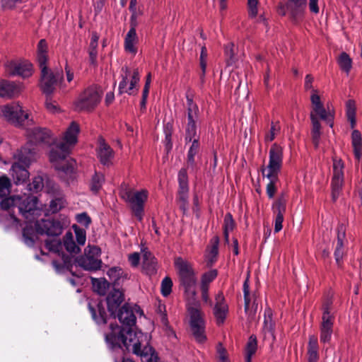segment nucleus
Segmentation results:
<instances>
[{"label": "nucleus", "instance_id": "f257e3e1", "mask_svg": "<svg viewBox=\"0 0 362 362\" xmlns=\"http://www.w3.org/2000/svg\"><path fill=\"white\" fill-rule=\"evenodd\" d=\"M122 327L110 324V332L105 334V339L110 349L125 348L128 351L139 356L142 362H157L158 356L153 348L143 344V339L148 340V336L141 332L133 331L136 324V316L128 303L124 304L116 315Z\"/></svg>", "mask_w": 362, "mask_h": 362}, {"label": "nucleus", "instance_id": "f03ea898", "mask_svg": "<svg viewBox=\"0 0 362 362\" xmlns=\"http://www.w3.org/2000/svg\"><path fill=\"white\" fill-rule=\"evenodd\" d=\"M175 267L177 271L180 286L187 296L192 334L197 342L203 343L206 339L205 321L204 313L200 310V303L196 298L197 279L195 271L192 264L182 257L175 258Z\"/></svg>", "mask_w": 362, "mask_h": 362}, {"label": "nucleus", "instance_id": "7ed1b4c3", "mask_svg": "<svg viewBox=\"0 0 362 362\" xmlns=\"http://www.w3.org/2000/svg\"><path fill=\"white\" fill-rule=\"evenodd\" d=\"M29 142L23 146L16 155L17 161L13 163L11 172L16 185L23 184L29 177L28 168L34 160L36 154L33 144L51 145L54 138L51 132L45 127H37L28 130Z\"/></svg>", "mask_w": 362, "mask_h": 362}, {"label": "nucleus", "instance_id": "20e7f679", "mask_svg": "<svg viewBox=\"0 0 362 362\" xmlns=\"http://www.w3.org/2000/svg\"><path fill=\"white\" fill-rule=\"evenodd\" d=\"M63 230V226L60 221L47 218L37 221L34 226L27 225L23 229V240L29 247L34 245L37 235H47L49 236H58Z\"/></svg>", "mask_w": 362, "mask_h": 362}, {"label": "nucleus", "instance_id": "39448f33", "mask_svg": "<svg viewBox=\"0 0 362 362\" xmlns=\"http://www.w3.org/2000/svg\"><path fill=\"white\" fill-rule=\"evenodd\" d=\"M315 90H313V94L310 97L313 108L310 114L311 120V136L312 141L315 148L319 146L320 137L322 135L321 124L320 119L326 122L331 127H333V116L327 112L320 100V96L316 93Z\"/></svg>", "mask_w": 362, "mask_h": 362}, {"label": "nucleus", "instance_id": "423d86ee", "mask_svg": "<svg viewBox=\"0 0 362 362\" xmlns=\"http://www.w3.org/2000/svg\"><path fill=\"white\" fill-rule=\"evenodd\" d=\"M45 246L46 248L49 251L57 253L59 256H62L63 265L59 263L57 261H52V264L57 271H59L63 266L66 267L69 270H71L72 267V257L69 255H65L62 252L63 246H64L66 251L70 254H78L81 250L79 245H76V243L74 240L73 235L70 232L66 233L64 237L63 245L59 240L54 238L51 240H46Z\"/></svg>", "mask_w": 362, "mask_h": 362}, {"label": "nucleus", "instance_id": "0eeeda50", "mask_svg": "<svg viewBox=\"0 0 362 362\" xmlns=\"http://www.w3.org/2000/svg\"><path fill=\"white\" fill-rule=\"evenodd\" d=\"M94 291L100 296H105L108 312L116 318V312L124 301V293L119 288H111V284L105 279H92Z\"/></svg>", "mask_w": 362, "mask_h": 362}, {"label": "nucleus", "instance_id": "6e6552de", "mask_svg": "<svg viewBox=\"0 0 362 362\" xmlns=\"http://www.w3.org/2000/svg\"><path fill=\"white\" fill-rule=\"evenodd\" d=\"M79 132L78 124L71 122L64 133V141L53 146L49 151V160L55 164L66 159L70 152V146L77 141Z\"/></svg>", "mask_w": 362, "mask_h": 362}, {"label": "nucleus", "instance_id": "1a4fd4ad", "mask_svg": "<svg viewBox=\"0 0 362 362\" xmlns=\"http://www.w3.org/2000/svg\"><path fill=\"white\" fill-rule=\"evenodd\" d=\"M40 69V88L46 95H52L57 87L62 88L64 74L62 69H51L46 64L39 66Z\"/></svg>", "mask_w": 362, "mask_h": 362}, {"label": "nucleus", "instance_id": "9d476101", "mask_svg": "<svg viewBox=\"0 0 362 362\" xmlns=\"http://www.w3.org/2000/svg\"><path fill=\"white\" fill-rule=\"evenodd\" d=\"M37 198L35 196H28L23 199L19 196H11L4 198L0 202L3 210H8L12 207H18L19 212L27 219L34 214L37 209Z\"/></svg>", "mask_w": 362, "mask_h": 362}, {"label": "nucleus", "instance_id": "9b49d317", "mask_svg": "<svg viewBox=\"0 0 362 362\" xmlns=\"http://www.w3.org/2000/svg\"><path fill=\"white\" fill-rule=\"evenodd\" d=\"M100 249L97 246L88 245L84 250V255L75 259L78 266L86 271L100 269L102 261L99 259Z\"/></svg>", "mask_w": 362, "mask_h": 362}, {"label": "nucleus", "instance_id": "f8f14e48", "mask_svg": "<svg viewBox=\"0 0 362 362\" xmlns=\"http://www.w3.org/2000/svg\"><path fill=\"white\" fill-rule=\"evenodd\" d=\"M332 301L327 300L322 306V316L320 324V341L323 344L329 342L333 332L334 315L332 308Z\"/></svg>", "mask_w": 362, "mask_h": 362}, {"label": "nucleus", "instance_id": "ddd939ff", "mask_svg": "<svg viewBox=\"0 0 362 362\" xmlns=\"http://www.w3.org/2000/svg\"><path fill=\"white\" fill-rule=\"evenodd\" d=\"M101 93L95 86L86 88L78 97L75 105L79 111H90L100 103Z\"/></svg>", "mask_w": 362, "mask_h": 362}, {"label": "nucleus", "instance_id": "4468645a", "mask_svg": "<svg viewBox=\"0 0 362 362\" xmlns=\"http://www.w3.org/2000/svg\"><path fill=\"white\" fill-rule=\"evenodd\" d=\"M1 113L8 122L16 126L23 125L28 119V114L25 113L22 107L16 103L1 107Z\"/></svg>", "mask_w": 362, "mask_h": 362}, {"label": "nucleus", "instance_id": "2eb2a0df", "mask_svg": "<svg viewBox=\"0 0 362 362\" xmlns=\"http://www.w3.org/2000/svg\"><path fill=\"white\" fill-rule=\"evenodd\" d=\"M179 189L177 201L180 209L185 213L189 206V186L187 170L182 168L178 173Z\"/></svg>", "mask_w": 362, "mask_h": 362}, {"label": "nucleus", "instance_id": "dca6fc26", "mask_svg": "<svg viewBox=\"0 0 362 362\" xmlns=\"http://www.w3.org/2000/svg\"><path fill=\"white\" fill-rule=\"evenodd\" d=\"M6 71L9 76H20L28 78L33 74V65L25 61H11L6 65Z\"/></svg>", "mask_w": 362, "mask_h": 362}, {"label": "nucleus", "instance_id": "f3484780", "mask_svg": "<svg viewBox=\"0 0 362 362\" xmlns=\"http://www.w3.org/2000/svg\"><path fill=\"white\" fill-rule=\"evenodd\" d=\"M283 151L281 146L274 144L269 150V162L267 168V173L278 175L282 166Z\"/></svg>", "mask_w": 362, "mask_h": 362}, {"label": "nucleus", "instance_id": "a211bd4d", "mask_svg": "<svg viewBox=\"0 0 362 362\" xmlns=\"http://www.w3.org/2000/svg\"><path fill=\"white\" fill-rule=\"evenodd\" d=\"M147 191L146 190L135 192L134 196L129 202L132 214L139 221L143 219L144 203L147 199Z\"/></svg>", "mask_w": 362, "mask_h": 362}, {"label": "nucleus", "instance_id": "6ab92c4d", "mask_svg": "<svg viewBox=\"0 0 362 362\" xmlns=\"http://www.w3.org/2000/svg\"><path fill=\"white\" fill-rule=\"evenodd\" d=\"M344 163L340 158H333V170L334 175L332 180V194L335 198L338 194L343 182L344 179Z\"/></svg>", "mask_w": 362, "mask_h": 362}, {"label": "nucleus", "instance_id": "aec40b11", "mask_svg": "<svg viewBox=\"0 0 362 362\" xmlns=\"http://www.w3.org/2000/svg\"><path fill=\"white\" fill-rule=\"evenodd\" d=\"M88 309L93 320L98 325L107 323V315L103 302L88 303Z\"/></svg>", "mask_w": 362, "mask_h": 362}, {"label": "nucleus", "instance_id": "412c9836", "mask_svg": "<svg viewBox=\"0 0 362 362\" xmlns=\"http://www.w3.org/2000/svg\"><path fill=\"white\" fill-rule=\"evenodd\" d=\"M346 235V228L343 224L337 227V240L334 250V258L339 267L341 264V260L344 255V241Z\"/></svg>", "mask_w": 362, "mask_h": 362}, {"label": "nucleus", "instance_id": "4be33fe9", "mask_svg": "<svg viewBox=\"0 0 362 362\" xmlns=\"http://www.w3.org/2000/svg\"><path fill=\"white\" fill-rule=\"evenodd\" d=\"M274 331L275 322L272 320V310L268 308L264 311L263 332L264 338L268 339L269 340L271 339L272 343H273L276 339Z\"/></svg>", "mask_w": 362, "mask_h": 362}, {"label": "nucleus", "instance_id": "5701e85b", "mask_svg": "<svg viewBox=\"0 0 362 362\" xmlns=\"http://www.w3.org/2000/svg\"><path fill=\"white\" fill-rule=\"evenodd\" d=\"M21 92V88L14 82L0 80V97L11 98L16 97Z\"/></svg>", "mask_w": 362, "mask_h": 362}, {"label": "nucleus", "instance_id": "b1692460", "mask_svg": "<svg viewBox=\"0 0 362 362\" xmlns=\"http://www.w3.org/2000/svg\"><path fill=\"white\" fill-rule=\"evenodd\" d=\"M98 155L100 163L103 165L110 166L112 164L114 152L111 147L107 145L104 140H101L100 141Z\"/></svg>", "mask_w": 362, "mask_h": 362}, {"label": "nucleus", "instance_id": "393cba45", "mask_svg": "<svg viewBox=\"0 0 362 362\" xmlns=\"http://www.w3.org/2000/svg\"><path fill=\"white\" fill-rule=\"evenodd\" d=\"M307 0L291 1L287 4V9L293 20L296 21L302 16Z\"/></svg>", "mask_w": 362, "mask_h": 362}, {"label": "nucleus", "instance_id": "a878e982", "mask_svg": "<svg viewBox=\"0 0 362 362\" xmlns=\"http://www.w3.org/2000/svg\"><path fill=\"white\" fill-rule=\"evenodd\" d=\"M142 265L144 270L148 275H152L156 273L157 262L150 252H144Z\"/></svg>", "mask_w": 362, "mask_h": 362}, {"label": "nucleus", "instance_id": "bb28decb", "mask_svg": "<svg viewBox=\"0 0 362 362\" xmlns=\"http://www.w3.org/2000/svg\"><path fill=\"white\" fill-rule=\"evenodd\" d=\"M107 274L112 281L111 288H119L124 279H127V274H124L123 270L119 267H112L108 269Z\"/></svg>", "mask_w": 362, "mask_h": 362}, {"label": "nucleus", "instance_id": "cd10ccee", "mask_svg": "<svg viewBox=\"0 0 362 362\" xmlns=\"http://www.w3.org/2000/svg\"><path fill=\"white\" fill-rule=\"evenodd\" d=\"M187 153V165L189 169L194 171L196 168L195 156L199 150V139H194Z\"/></svg>", "mask_w": 362, "mask_h": 362}, {"label": "nucleus", "instance_id": "c85d7f7f", "mask_svg": "<svg viewBox=\"0 0 362 362\" xmlns=\"http://www.w3.org/2000/svg\"><path fill=\"white\" fill-rule=\"evenodd\" d=\"M187 122H197L199 110L192 98L187 95Z\"/></svg>", "mask_w": 362, "mask_h": 362}, {"label": "nucleus", "instance_id": "c756f323", "mask_svg": "<svg viewBox=\"0 0 362 362\" xmlns=\"http://www.w3.org/2000/svg\"><path fill=\"white\" fill-rule=\"evenodd\" d=\"M308 362H317L318 360V341L315 336H310L308 346Z\"/></svg>", "mask_w": 362, "mask_h": 362}, {"label": "nucleus", "instance_id": "7c9ffc66", "mask_svg": "<svg viewBox=\"0 0 362 362\" xmlns=\"http://www.w3.org/2000/svg\"><path fill=\"white\" fill-rule=\"evenodd\" d=\"M139 38L136 32L129 31L124 39V48L127 52L135 54L136 52V44Z\"/></svg>", "mask_w": 362, "mask_h": 362}, {"label": "nucleus", "instance_id": "2f4dec72", "mask_svg": "<svg viewBox=\"0 0 362 362\" xmlns=\"http://www.w3.org/2000/svg\"><path fill=\"white\" fill-rule=\"evenodd\" d=\"M287 202L286 194L284 192L281 193L276 200L272 204V209L275 214L284 215L286 211V205Z\"/></svg>", "mask_w": 362, "mask_h": 362}, {"label": "nucleus", "instance_id": "473e14b6", "mask_svg": "<svg viewBox=\"0 0 362 362\" xmlns=\"http://www.w3.org/2000/svg\"><path fill=\"white\" fill-rule=\"evenodd\" d=\"M219 239L217 236L211 240V246L207 256V265L211 266L216 259L218 252Z\"/></svg>", "mask_w": 362, "mask_h": 362}, {"label": "nucleus", "instance_id": "72a5a7b5", "mask_svg": "<svg viewBox=\"0 0 362 362\" xmlns=\"http://www.w3.org/2000/svg\"><path fill=\"white\" fill-rule=\"evenodd\" d=\"M228 311V308L227 304L215 305L214 314L216 317L218 325H220L224 322Z\"/></svg>", "mask_w": 362, "mask_h": 362}, {"label": "nucleus", "instance_id": "f704fd0d", "mask_svg": "<svg viewBox=\"0 0 362 362\" xmlns=\"http://www.w3.org/2000/svg\"><path fill=\"white\" fill-rule=\"evenodd\" d=\"M266 169L263 170V175L266 176L269 180V182L267 185V194L269 197V198L272 199L276 192V183L279 180L278 175H274L271 174H264V171Z\"/></svg>", "mask_w": 362, "mask_h": 362}, {"label": "nucleus", "instance_id": "c9c22d12", "mask_svg": "<svg viewBox=\"0 0 362 362\" xmlns=\"http://www.w3.org/2000/svg\"><path fill=\"white\" fill-rule=\"evenodd\" d=\"M47 43L45 40H41L37 45V62L39 66L45 65L46 64V62L47 61Z\"/></svg>", "mask_w": 362, "mask_h": 362}, {"label": "nucleus", "instance_id": "e433bc0d", "mask_svg": "<svg viewBox=\"0 0 362 362\" xmlns=\"http://www.w3.org/2000/svg\"><path fill=\"white\" fill-rule=\"evenodd\" d=\"M55 168L59 172L71 176L74 172V163L73 161H60L55 164Z\"/></svg>", "mask_w": 362, "mask_h": 362}, {"label": "nucleus", "instance_id": "4c0bfd02", "mask_svg": "<svg viewBox=\"0 0 362 362\" xmlns=\"http://www.w3.org/2000/svg\"><path fill=\"white\" fill-rule=\"evenodd\" d=\"M197 122H187L185 128V140L187 141L191 142L194 139H199L197 132Z\"/></svg>", "mask_w": 362, "mask_h": 362}, {"label": "nucleus", "instance_id": "58836bf2", "mask_svg": "<svg viewBox=\"0 0 362 362\" xmlns=\"http://www.w3.org/2000/svg\"><path fill=\"white\" fill-rule=\"evenodd\" d=\"M105 181L104 175L102 173H95L93 176L90 182V189L93 192H98Z\"/></svg>", "mask_w": 362, "mask_h": 362}, {"label": "nucleus", "instance_id": "ea45409f", "mask_svg": "<svg viewBox=\"0 0 362 362\" xmlns=\"http://www.w3.org/2000/svg\"><path fill=\"white\" fill-rule=\"evenodd\" d=\"M338 63L340 68L346 73L351 69V59L346 52H342L339 55Z\"/></svg>", "mask_w": 362, "mask_h": 362}, {"label": "nucleus", "instance_id": "a19ab883", "mask_svg": "<svg viewBox=\"0 0 362 362\" xmlns=\"http://www.w3.org/2000/svg\"><path fill=\"white\" fill-rule=\"evenodd\" d=\"M122 71L125 73V75L122 76V80L119 82V93L120 94L123 93H127L129 95H132L133 92L129 91L128 88H127L128 76L129 75L130 71L127 66L122 67Z\"/></svg>", "mask_w": 362, "mask_h": 362}, {"label": "nucleus", "instance_id": "79ce46f5", "mask_svg": "<svg viewBox=\"0 0 362 362\" xmlns=\"http://www.w3.org/2000/svg\"><path fill=\"white\" fill-rule=\"evenodd\" d=\"M346 116L353 129L356 125L355 104L353 100H349L346 102Z\"/></svg>", "mask_w": 362, "mask_h": 362}, {"label": "nucleus", "instance_id": "37998d69", "mask_svg": "<svg viewBox=\"0 0 362 362\" xmlns=\"http://www.w3.org/2000/svg\"><path fill=\"white\" fill-rule=\"evenodd\" d=\"M11 184L8 177L3 175L0 177V197H6L10 193Z\"/></svg>", "mask_w": 362, "mask_h": 362}, {"label": "nucleus", "instance_id": "c03bdc74", "mask_svg": "<svg viewBox=\"0 0 362 362\" xmlns=\"http://www.w3.org/2000/svg\"><path fill=\"white\" fill-rule=\"evenodd\" d=\"M257 338L255 335H252L250 337L246 345L245 349V356H248L249 358H252V355L257 351Z\"/></svg>", "mask_w": 362, "mask_h": 362}, {"label": "nucleus", "instance_id": "a18cd8bd", "mask_svg": "<svg viewBox=\"0 0 362 362\" xmlns=\"http://www.w3.org/2000/svg\"><path fill=\"white\" fill-rule=\"evenodd\" d=\"M218 272L216 269L210 270L206 273H204L202 276L201 280V286H205L209 288V286L211 282H212L215 278L217 276Z\"/></svg>", "mask_w": 362, "mask_h": 362}, {"label": "nucleus", "instance_id": "49530a36", "mask_svg": "<svg viewBox=\"0 0 362 362\" xmlns=\"http://www.w3.org/2000/svg\"><path fill=\"white\" fill-rule=\"evenodd\" d=\"M234 228V221L230 214H226L224 217V238L226 241H228V233Z\"/></svg>", "mask_w": 362, "mask_h": 362}, {"label": "nucleus", "instance_id": "de8ad7c7", "mask_svg": "<svg viewBox=\"0 0 362 362\" xmlns=\"http://www.w3.org/2000/svg\"><path fill=\"white\" fill-rule=\"evenodd\" d=\"M234 45L229 43L225 47L226 60L228 66L233 65L235 62Z\"/></svg>", "mask_w": 362, "mask_h": 362}, {"label": "nucleus", "instance_id": "09e8293b", "mask_svg": "<svg viewBox=\"0 0 362 362\" xmlns=\"http://www.w3.org/2000/svg\"><path fill=\"white\" fill-rule=\"evenodd\" d=\"M28 187V190L33 192H38L42 190L44 187L42 177L40 176L35 177L32 183H30Z\"/></svg>", "mask_w": 362, "mask_h": 362}, {"label": "nucleus", "instance_id": "8fccbe9b", "mask_svg": "<svg viewBox=\"0 0 362 362\" xmlns=\"http://www.w3.org/2000/svg\"><path fill=\"white\" fill-rule=\"evenodd\" d=\"M75 234L76 241L78 245H83L86 240V230L83 228H81L76 225H74L72 226Z\"/></svg>", "mask_w": 362, "mask_h": 362}, {"label": "nucleus", "instance_id": "3c124183", "mask_svg": "<svg viewBox=\"0 0 362 362\" xmlns=\"http://www.w3.org/2000/svg\"><path fill=\"white\" fill-rule=\"evenodd\" d=\"M65 206V200L63 197H56L49 204V208L52 213H57Z\"/></svg>", "mask_w": 362, "mask_h": 362}, {"label": "nucleus", "instance_id": "603ef678", "mask_svg": "<svg viewBox=\"0 0 362 362\" xmlns=\"http://www.w3.org/2000/svg\"><path fill=\"white\" fill-rule=\"evenodd\" d=\"M173 281L168 276L165 277L161 282V293L163 296H168L172 291Z\"/></svg>", "mask_w": 362, "mask_h": 362}, {"label": "nucleus", "instance_id": "864d4df0", "mask_svg": "<svg viewBox=\"0 0 362 362\" xmlns=\"http://www.w3.org/2000/svg\"><path fill=\"white\" fill-rule=\"evenodd\" d=\"M76 218L79 224L86 228H88L91 223V218L86 212L77 214Z\"/></svg>", "mask_w": 362, "mask_h": 362}, {"label": "nucleus", "instance_id": "5fc2aeb1", "mask_svg": "<svg viewBox=\"0 0 362 362\" xmlns=\"http://www.w3.org/2000/svg\"><path fill=\"white\" fill-rule=\"evenodd\" d=\"M280 130V127L277 123L272 122L271 129L268 134L265 136V140L267 141H272L275 138V134Z\"/></svg>", "mask_w": 362, "mask_h": 362}, {"label": "nucleus", "instance_id": "6e6d98bb", "mask_svg": "<svg viewBox=\"0 0 362 362\" xmlns=\"http://www.w3.org/2000/svg\"><path fill=\"white\" fill-rule=\"evenodd\" d=\"M353 147L358 148L362 146L361 134L358 130H354L351 134Z\"/></svg>", "mask_w": 362, "mask_h": 362}, {"label": "nucleus", "instance_id": "4d7b16f0", "mask_svg": "<svg viewBox=\"0 0 362 362\" xmlns=\"http://www.w3.org/2000/svg\"><path fill=\"white\" fill-rule=\"evenodd\" d=\"M139 81V74L137 69L134 71L133 75L132 76L131 81L129 83V86L128 88L129 91L133 92L134 93V89L136 87V85Z\"/></svg>", "mask_w": 362, "mask_h": 362}, {"label": "nucleus", "instance_id": "13d9d810", "mask_svg": "<svg viewBox=\"0 0 362 362\" xmlns=\"http://www.w3.org/2000/svg\"><path fill=\"white\" fill-rule=\"evenodd\" d=\"M257 4L258 0H248L249 15L252 18L255 17L257 14Z\"/></svg>", "mask_w": 362, "mask_h": 362}, {"label": "nucleus", "instance_id": "bf43d9fd", "mask_svg": "<svg viewBox=\"0 0 362 362\" xmlns=\"http://www.w3.org/2000/svg\"><path fill=\"white\" fill-rule=\"evenodd\" d=\"M45 105L47 109L51 112H56L59 108L55 102L52 100V95H46Z\"/></svg>", "mask_w": 362, "mask_h": 362}, {"label": "nucleus", "instance_id": "052dcab7", "mask_svg": "<svg viewBox=\"0 0 362 362\" xmlns=\"http://www.w3.org/2000/svg\"><path fill=\"white\" fill-rule=\"evenodd\" d=\"M243 292H244V298H245V310L247 312L250 305V293H249V286L247 284V281L244 283L243 285Z\"/></svg>", "mask_w": 362, "mask_h": 362}, {"label": "nucleus", "instance_id": "680f3d73", "mask_svg": "<svg viewBox=\"0 0 362 362\" xmlns=\"http://www.w3.org/2000/svg\"><path fill=\"white\" fill-rule=\"evenodd\" d=\"M134 192H133L132 189L125 187L123 189L121 192V196L123 199H124L127 203L130 202V200L132 199V197L134 196Z\"/></svg>", "mask_w": 362, "mask_h": 362}, {"label": "nucleus", "instance_id": "e2e57ef3", "mask_svg": "<svg viewBox=\"0 0 362 362\" xmlns=\"http://www.w3.org/2000/svg\"><path fill=\"white\" fill-rule=\"evenodd\" d=\"M284 221V215L276 214L274 232L278 233L282 229V223Z\"/></svg>", "mask_w": 362, "mask_h": 362}, {"label": "nucleus", "instance_id": "0e129e2a", "mask_svg": "<svg viewBox=\"0 0 362 362\" xmlns=\"http://www.w3.org/2000/svg\"><path fill=\"white\" fill-rule=\"evenodd\" d=\"M201 291H202V298L203 301L207 304H209L210 306L212 305V302L209 299V295H208V291L209 288L207 287L200 286Z\"/></svg>", "mask_w": 362, "mask_h": 362}, {"label": "nucleus", "instance_id": "69168bd1", "mask_svg": "<svg viewBox=\"0 0 362 362\" xmlns=\"http://www.w3.org/2000/svg\"><path fill=\"white\" fill-rule=\"evenodd\" d=\"M22 0H1V6L4 8H12L17 3L21 2Z\"/></svg>", "mask_w": 362, "mask_h": 362}, {"label": "nucleus", "instance_id": "338daca9", "mask_svg": "<svg viewBox=\"0 0 362 362\" xmlns=\"http://www.w3.org/2000/svg\"><path fill=\"white\" fill-rule=\"evenodd\" d=\"M129 261L132 266L136 267L138 266L139 261H140V256L139 254L137 252H134L131 254L129 256Z\"/></svg>", "mask_w": 362, "mask_h": 362}, {"label": "nucleus", "instance_id": "774afa93", "mask_svg": "<svg viewBox=\"0 0 362 362\" xmlns=\"http://www.w3.org/2000/svg\"><path fill=\"white\" fill-rule=\"evenodd\" d=\"M218 357L222 362H226V351L220 344L217 349Z\"/></svg>", "mask_w": 362, "mask_h": 362}]
</instances>
